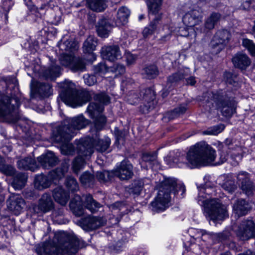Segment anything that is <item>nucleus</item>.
<instances>
[{"label":"nucleus","mask_w":255,"mask_h":255,"mask_svg":"<svg viewBox=\"0 0 255 255\" xmlns=\"http://www.w3.org/2000/svg\"><path fill=\"white\" fill-rule=\"evenodd\" d=\"M216 158V151L205 142H200L191 147L186 156L171 155L167 158V163L172 167H188L194 168L211 164Z\"/></svg>","instance_id":"f257e3e1"},{"label":"nucleus","mask_w":255,"mask_h":255,"mask_svg":"<svg viewBox=\"0 0 255 255\" xmlns=\"http://www.w3.org/2000/svg\"><path fill=\"white\" fill-rule=\"evenodd\" d=\"M83 246V242L75 235L60 232L55 235L53 240L45 241L42 248L38 250V254L39 255H73Z\"/></svg>","instance_id":"f03ea898"},{"label":"nucleus","mask_w":255,"mask_h":255,"mask_svg":"<svg viewBox=\"0 0 255 255\" xmlns=\"http://www.w3.org/2000/svg\"><path fill=\"white\" fill-rule=\"evenodd\" d=\"M90 123L82 114L65 120L64 125L57 127L53 131V138L61 144V152L65 155L71 154L74 151L73 145L69 142L75 136L77 130L84 128Z\"/></svg>","instance_id":"7ed1b4c3"},{"label":"nucleus","mask_w":255,"mask_h":255,"mask_svg":"<svg viewBox=\"0 0 255 255\" xmlns=\"http://www.w3.org/2000/svg\"><path fill=\"white\" fill-rule=\"evenodd\" d=\"M215 192L213 187L201 188L198 199V204L204 207L206 218L213 221L223 220L228 215L227 207L219 199L204 196V194L215 195Z\"/></svg>","instance_id":"20e7f679"},{"label":"nucleus","mask_w":255,"mask_h":255,"mask_svg":"<svg viewBox=\"0 0 255 255\" xmlns=\"http://www.w3.org/2000/svg\"><path fill=\"white\" fill-rule=\"evenodd\" d=\"M58 85L61 89L60 97L67 105L76 108L85 104L90 99L88 92L77 91L75 84L71 81L65 80Z\"/></svg>","instance_id":"39448f33"},{"label":"nucleus","mask_w":255,"mask_h":255,"mask_svg":"<svg viewBox=\"0 0 255 255\" xmlns=\"http://www.w3.org/2000/svg\"><path fill=\"white\" fill-rule=\"evenodd\" d=\"M176 186V181L171 178H165L157 185V195L151 203L153 211H163L169 207L171 201L170 194L174 191Z\"/></svg>","instance_id":"423d86ee"},{"label":"nucleus","mask_w":255,"mask_h":255,"mask_svg":"<svg viewBox=\"0 0 255 255\" xmlns=\"http://www.w3.org/2000/svg\"><path fill=\"white\" fill-rule=\"evenodd\" d=\"M206 108L209 110H220L222 115L229 117L232 116L236 111V106L234 102L229 101L228 97L222 92H211L206 94Z\"/></svg>","instance_id":"0eeeda50"},{"label":"nucleus","mask_w":255,"mask_h":255,"mask_svg":"<svg viewBox=\"0 0 255 255\" xmlns=\"http://www.w3.org/2000/svg\"><path fill=\"white\" fill-rule=\"evenodd\" d=\"M94 100L99 102L90 103L87 109L89 116L94 120L95 128L97 130H102L106 123V118L102 114L104 107L102 104L107 105L110 103V97L105 93H101L94 96Z\"/></svg>","instance_id":"6e6552de"},{"label":"nucleus","mask_w":255,"mask_h":255,"mask_svg":"<svg viewBox=\"0 0 255 255\" xmlns=\"http://www.w3.org/2000/svg\"><path fill=\"white\" fill-rule=\"evenodd\" d=\"M111 143L110 139L107 138L105 140L99 139L93 140L90 137L81 139L78 143V149L82 154L85 156H90L94 152V147L100 152L105 151Z\"/></svg>","instance_id":"1a4fd4ad"},{"label":"nucleus","mask_w":255,"mask_h":255,"mask_svg":"<svg viewBox=\"0 0 255 255\" xmlns=\"http://www.w3.org/2000/svg\"><path fill=\"white\" fill-rule=\"evenodd\" d=\"M68 167L64 166L62 168H57L45 175L43 174L37 175L34 179V186L38 190H42L50 187L52 182L64 176L67 172Z\"/></svg>","instance_id":"9d476101"},{"label":"nucleus","mask_w":255,"mask_h":255,"mask_svg":"<svg viewBox=\"0 0 255 255\" xmlns=\"http://www.w3.org/2000/svg\"><path fill=\"white\" fill-rule=\"evenodd\" d=\"M237 237L242 241L248 240L255 236V224L252 220H245L235 229Z\"/></svg>","instance_id":"9b49d317"},{"label":"nucleus","mask_w":255,"mask_h":255,"mask_svg":"<svg viewBox=\"0 0 255 255\" xmlns=\"http://www.w3.org/2000/svg\"><path fill=\"white\" fill-rule=\"evenodd\" d=\"M230 38L229 32L226 30H219L213 37L210 45L214 54L219 53L228 42Z\"/></svg>","instance_id":"f8f14e48"},{"label":"nucleus","mask_w":255,"mask_h":255,"mask_svg":"<svg viewBox=\"0 0 255 255\" xmlns=\"http://www.w3.org/2000/svg\"><path fill=\"white\" fill-rule=\"evenodd\" d=\"M104 224V221L102 218L91 216L82 218L79 221L80 226L86 231L97 229L103 226Z\"/></svg>","instance_id":"ddd939ff"},{"label":"nucleus","mask_w":255,"mask_h":255,"mask_svg":"<svg viewBox=\"0 0 255 255\" xmlns=\"http://www.w3.org/2000/svg\"><path fill=\"white\" fill-rule=\"evenodd\" d=\"M101 53L103 59L110 61H115L122 57V52L117 45L103 47L101 50Z\"/></svg>","instance_id":"4468645a"},{"label":"nucleus","mask_w":255,"mask_h":255,"mask_svg":"<svg viewBox=\"0 0 255 255\" xmlns=\"http://www.w3.org/2000/svg\"><path fill=\"white\" fill-rule=\"evenodd\" d=\"M237 179L243 192L247 196L252 195L255 191V186L250 180L249 174L246 172H241L238 174Z\"/></svg>","instance_id":"2eb2a0df"},{"label":"nucleus","mask_w":255,"mask_h":255,"mask_svg":"<svg viewBox=\"0 0 255 255\" xmlns=\"http://www.w3.org/2000/svg\"><path fill=\"white\" fill-rule=\"evenodd\" d=\"M115 175L121 180H128L133 175L132 166L127 160H123L117 165L115 171Z\"/></svg>","instance_id":"dca6fc26"},{"label":"nucleus","mask_w":255,"mask_h":255,"mask_svg":"<svg viewBox=\"0 0 255 255\" xmlns=\"http://www.w3.org/2000/svg\"><path fill=\"white\" fill-rule=\"evenodd\" d=\"M7 203L8 209L16 215H19L25 206L24 200L18 194H12Z\"/></svg>","instance_id":"f3484780"},{"label":"nucleus","mask_w":255,"mask_h":255,"mask_svg":"<svg viewBox=\"0 0 255 255\" xmlns=\"http://www.w3.org/2000/svg\"><path fill=\"white\" fill-rule=\"evenodd\" d=\"M202 18L201 12L199 10L193 9L186 13L183 17V21L186 26L192 29V27L202 22Z\"/></svg>","instance_id":"a211bd4d"},{"label":"nucleus","mask_w":255,"mask_h":255,"mask_svg":"<svg viewBox=\"0 0 255 255\" xmlns=\"http://www.w3.org/2000/svg\"><path fill=\"white\" fill-rule=\"evenodd\" d=\"M232 62L235 67L244 70L250 65L251 60L247 54L238 52L233 57Z\"/></svg>","instance_id":"6ab92c4d"},{"label":"nucleus","mask_w":255,"mask_h":255,"mask_svg":"<svg viewBox=\"0 0 255 255\" xmlns=\"http://www.w3.org/2000/svg\"><path fill=\"white\" fill-rule=\"evenodd\" d=\"M251 209V206L250 203L242 199L237 200L233 206L234 214L238 217L246 215Z\"/></svg>","instance_id":"aec40b11"},{"label":"nucleus","mask_w":255,"mask_h":255,"mask_svg":"<svg viewBox=\"0 0 255 255\" xmlns=\"http://www.w3.org/2000/svg\"><path fill=\"white\" fill-rule=\"evenodd\" d=\"M37 160L43 168L46 169L55 166L58 160L54 153L49 151L45 154H42L39 156L37 158Z\"/></svg>","instance_id":"412c9836"},{"label":"nucleus","mask_w":255,"mask_h":255,"mask_svg":"<svg viewBox=\"0 0 255 255\" xmlns=\"http://www.w3.org/2000/svg\"><path fill=\"white\" fill-rule=\"evenodd\" d=\"M54 208V203L49 194H44L40 199L38 209L43 213H47Z\"/></svg>","instance_id":"4be33fe9"},{"label":"nucleus","mask_w":255,"mask_h":255,"mask_svg":"<svg viewBox=\"0 0 255 255\" xmlns=\"http://www.w3.org/2000/svg\"><path fill=\"white\" fill-rule=\"evenodd\" d=\"M60 49L62 51L69 52L70 53L77 50L78 48V43L74 38L69 39L63 38L58 43Z\"/></svg>","instance_id":"5701e85b"},{"label":"nucleus","mask_w":255,"mask_h":255,"mask_svg":"<svg viewBox=\"0 0 255 255\" xmlns=\"http://www.w3.org/2000/svg\"><path fill=\"white\" fill-rule=\"evenodd\" d=\"M17 165L20 169L30 170L32 171H35L38 168L35 160L31 157L18 160L17 161Z\"/></svg>","instance_id":"b1692460"},{"label":"nucleus","mask_w":255,"mask_h":255,"mask_svg":"<svg viewBox=\"0 0 255 255\" xmlns=\"http://www.w3.org/2000/svg\"><path fill=\"white\" fill-rule=\"evenodd\" d=\"M69 207L72 212L76 216H81L84 213L82 201L80 196L78 195H75L72 199L70 202Z\"/></svg>","instance_id":"393cba45"},{"label":"nucleus","mask_w":255,"mask_h":255,"mask_svg":"<svg viewBox=\"0 0 255 255\" xmlns=\"http://www.w3.org/2000/svg\"><path fill=\"white\" fill-rule=\"evenodd\" d=\"M52 195L55 201L62 206L66 205L69 198L68 193L60 186L53 190Z\"/></svg>","instance_id":"a878e982"},{"label":"nucleus","mask_w":255,"mask_h":255,"mask_svg":"<svg viewBox=\"0 0 255 255\" xmlns=\"http://www.w3.org/2000/svg\"><path fill=\"white\" fill-rule=\"evenodd\" d=\"M190 69L187 67L180 68L176 72L168 77L167 81L170 83H177L189 75Z\"/></svg>","instance_id":"bb28decb"},{"label":"nucleus","mask_w":255,"mask_h":255,"mask_svg":"<svg viewBox=\"0 0 255 255\" xmlns=\"http://www.w3.org/2000/svg\"><path fill=\"white\" fill-rule=\"evenodd\" d=\"M111 29V26L106 19H102L99 21L97 25V31L99 36L103 38L107 37Z\"/></svg>","instance_id":"cd10ccee"},{"label":"nucleus","mask_w":255,"mask_h":255,"mask_svg":"<svg viewBox=\"0 0 255 255\" xmlns=\"http://www.w3.org/2000/svg\"><path fill=\"white\" fill-rule=\"evenodd\" d=\"M61 74L59 66L52 65L46 69L42 73V76L46 79L54 80Z\"/></svg>","instance_id":"c85d7f7f"},{"label":"nucleus","mask_w":255,"mask_h":255,"mask_svg":"<svg viewBox=\"0 0 255 255\" xmlns=\"http://www.w3.org/2000/svg\"><path fill=\"white\" fill-rule=\"evenodd\" d=\"M130 15L129 10L126 7H122L118 10L117 19L115 24L118 26L126 24L128 21V18Z\"/></svg>","instance_id":"c756f323"},{"label":"nucleus","mask_w":255,"mask_h":255,"mask_svg":"<svg viewBox=\"0 0 255 255\" xmlns=\"http://www.w3.org/2000/svg\"><path fill=\"white\" fill-rule=\"evenodd\" d=\"M83 198L85 207L91 213H94L97 212L101 207V205L95 201L91 195H86Z\"/></svg>","instance_id":"7c9ffc66"},{"label":"nucleus","mask_w":255,"mask_h":255,"mask_svg":"<svg viewBox=\"0 0 255 255\" xmlns=\"http://www.w3.org/2000/svg\"><path fill=\"white\" fill-rule=\"evenodd\" d=\"M161 18V15L157 16L154 18L147 27L144 28L142 34L144 38H146L154 33L157 29V24Z\"/></svg>","instance_id":"2f4dec72"},{"label":"nucleus","mask_w":255,"mask_h":255,"mask_svg":"<svg viewBox=\"0 0 255 255\" xmlns=\"http://www.w3.org/2000/svg\"><path fill=\"white\" fill-rule=\"evenodd\" d=\"M37 86V92L41 97L47 98L52 95L53 90L49 84L39 82Z\"/></svg>","instance_id":"473e14b6"},{"label":"nucleus","mask_w":255,"mask_h":255,"mask_svg":"<svg viewBox=\"0 0 255 255\" xmlns=\"http://www.w3.org/2000/svg\"><path fill=\"white\" fill-rule=\"evenodd\" d=\"M97 44V39L94 36H89L83 43V49L84 53H92L96 49Z\"/></svg>","instance_id":"72a5a7b5"},{"label":"nucleus","mask_w":255,"mask_h":255,"mask_svg":"<svg viewBox=\"0 0 255 255\" xmlns=\"http://www.w3.org/2000/svg\"><path fill=\"white\" fill-rule=\"evenodd\" d=\"M27 177L25 174L18 173L14 177L11 185L15 190H20L24 186Z\"/></svg>","instance_id":"f704fd0d"},{"label":"nucleus","mask_w":255,"mask_h":255,"mask_svg":"<svg viewBox=\"0 0 255 255\" xmlns=\"http://www.w3.org/2000/svg\"><path fill=\"white\" fill-rule=\"evenodd\" d=\"M77 149L78 150L79 156L75 158L73 161L72 166L73 171L76 174H77L78 172L84 167L85 164V159H84L82 156H83L86 158L88 157L84 156L81 152H80V151L78 149V144L77 145Z\"/></svg>","instance_id":"c9c22d12"},{"label":"nucleus","mask_w":255,"mask_h":255,"mask_svg":"<svg viewBox=\"0 0 255 255\" xmlns=\"http://www.w3.org/2000/svg\"><path fill=\"white\" fill-rule=\"evenodd\" d=\"M107 0H87V3L90 9L96 11H102L106 7Z\"/></svg>","instance_id":"e433bc0d"},{"label":"nucleus","mask_w":255,"mask_h":255,"mask_svg":"<svg viewBox=\"0 0 255 255\" xmlns=\"http://www.w3.org/2000/svg\"><path fill=\"white\" fill-rule=\"evenodd\" d=\"M220 18L221 15L219 13L216 12L212 13L205 21V28L208 30L213 29Z\"/></svg>","instance_id":"4c0bfd02"},{"label":"nucleus","mask_w":255,"mask_h":255,"mask_svg":"<svg viewBox=\"0 0 255 255\" xmlns=\"http://www.w3.org/2000/svg\"><path fill=\"white\" fill-rule=\"evenodd\" d=\"M162 0H147L146 4L149 14H155L160 9Z\"/></svg>","instance_id":"58836bf2"},{"label":"nucleus","mask_w":255,"mask_h":255,"mask_svg":"<svg viewBox=\"0 0 255 255\" xmlns=\"http://www.w3.org/2000/svg\"><path fill=\"white\" fill-rule=\"evenodd\" d=\"M142 74L146 78L152 79L158 75V71L156 66L149 65L143 69Z\"/></svg>","instance_id":"ea45409f"},{"label":"nucleus","mask_w":255,"mask_h":255,"mask_svg":"<svg viewBox=\"0 0 255 255\" xmlns=\"http://www.w3.org/2000/svg\"><path fill=\"white\" fill-rule=\"evenodd\" d=\"M70 67L73 72H82L85 70L86 65L82 59L74 57Z\"/></svg>","instance_id":"a19ab883"},{"label":"nucleus","mask_w":255,"mask_h":255,"mask_svg":"<svg viewBox=\"0 0 255 255\" xmlns=\"http://www.w3.org/2000/svg\"><path fill=\"white\" fill-rule=\"evenodd\" d=\"M93 71L94 74L97 76H103L106 73L110 71V68H108L105 63H100L94 67Z\"/></svg>","instance_id":"79ce46f5"},{"label":"nucleus","mask_w":255,"mask_h":255,"mask_svg":"<svg viewBox=\"0 0 255 255\" xmlns=\"http://www.w3.org/2000/svg\"><path fill=\"white\" fill-rule=\"evenodd\" d=\"M74 58V57L72 53H62L59 57V61L63 66L70 67Z\"/></svg>","instance_id":"37998d69"},{"label":"nucleus","mask_w":255,"mask_h":255,"mask_svg":"<svg viewBox=\"0 0 255 255\" xmlns=\"http://www.w3.org/2000/svg\"><path fill=\"white\" fill-rule=\"evenodd\" d=\"M243 46L246 48L251 55L255 56V44L249 39H244L242 41Z\"/></svg>","instance_id":"c03bdc74"},{"label":"nucleus","mask_w":255,"mask_h":255,"mask_svg":"<svg viewBox=\"0 0 255 255\" xmlns=\"http://www.w3.org/2000/svg\"><path fill=\"white\" fill-rule=\"evenodd\" d=\"M222 187L229 193L233 192L236 189V185L233 180L231 179H226L221 185Z\"/></svg>","instance_id":"a18cd8bd"},{"label":"nucleus","mask_w":255,"mask_h":255,"mask_svg":"<svg viewBox=\"0 0 255 255\" xmlns=\"http://www.w3.org/2000/svg\"><path fill=\"white\" fill-rule=\"evenodd\" d=\"M225 127L223 125H220L209 128L203 131L204 134L206 135H217L221 132L224 129Z\"/></svg>","instance_id":"49530a36"},{"label":"nucleus","mask_w":255,"mask_h":255,"mask_svg":"<svg viewBox=\"0 0 255 255\" xmlns=\"http://www.w3.org/2000/svg\"><path fill=\"white\" fill-rule=\"evenodd\" d=\"M65 184L67 188L72 192H75L78 190V183L76 180L72 177L67 178Z\"/></svg>","instance_id":"de8ad7c7"},{"label":"nucleus","mask_w":255,"mask_h":255,"mask_svg":"<svg viewBox=\"0 0 255 255\" xmlns=\"http://www.w3.org/2000/svg\"><path fill=\"white\" fill-rule=\"evenodd\" d=\"M80 180L82 184L87 185L93 183L94 176L89 172H85L80 176Z\"/></svg>","instance_id":"09e8293b"},{"label":"nucleus","mask_w":255,"mask_h":255,"mask_svg":"<svg viewBox=\"0 0 255 255\" xmlns=\"http://www.w3.org/2000/svg\"><path fill=\"white\" fill-rule=\"evenodd\" d=\"M97 75L95 74L94 75L85 74L83 76L85 83L89 86H92L94 85L97 82Z\"/></svg>","instance_id":"8fccbe9b"},{"label":"nucleus","mask_w":255,"mask_h":255,"mask_svg":"<svg viewBox=\"0 0 255 255\" xmlns=\"http://www.w3.org/2000/svg\"><path fill=\"white\" fill-rule=\"evenodd\" d=\"M0 171L7 175H12L15 172V169L12 166L1 163L0 164Z\"/></svg>","instance_id":"3c124183"},{"label":"nucleus","mask_w":255,"mask_h":255,"mask_svg":"<svg viewBox=\"0 0 255 255\" xmlns=\"http://www.w3.org/2000/svg\"><path fill=\"white\" fill-rule=\"evenodd\" d=\"M142 188L143 183L141 181H135L130 188L131 192L134 194L138 195L140 194Z\"/></svg>","instance_id":"603ef678"},{"label":"nucleus","mask_w":255,"mask_h":255,"mask_svg":"<svg viewBox=\"0 0 255 255\" xmlns=\"http://www.w3.org/2000/svg\"><path fill=\"white\" fill-rule=\"evenodd\" d=\"M110 71L116 73L117 75H121L125 73V67L123 65L115 64L112 67H110Z\"/></svg>","instance_id":"864d4df0"},{"label":"nucleus","mask_w":255,"mask_h":255,"mask_svg":"<svg viewBox=\"0 0 255 255\" xmlns=\"http://www.w3.org/2000/svg\"><path fill=\"white\" fill-rule=\"evenodd\" d=\"M140 100V97L136 93L130 92L127 97V101L129 104L134 105L137 103Z\"/></svg>","instance_id":"5fc2aeb1"},{"label":"nucleus","mask_w":255,"mask_h":255,"mask_svg":"<svg viewBox=\"0 0 255 255\" xmlns=\"http://www.w3.org/2000/svg\"><path fill=\"white\" fill-rule=\"evenodd\" d=\"M154 98V95L153 92L150 89H146L143 93L142 99L145 101L149 102L150 101H152Z\"/></svg>","instance_id":"6e6d98bb"},{"label":"nucleus","mask_w":255,"mask_h":255,"mask_svg":"<svg viewBox=\"0 0 255 255\" xmlns=\"http://www.w3.org/2000/svg\"><path fill=\"white\" fill-rule=\"evenodd\" d=\"M156 156L155 154H151L150 153H146L143 154L142 159L145 162L149 163L156 162Z\"/></svg>","instance_id":"4d7b16f0"},{"label":"nucleus","mask_w":255,"mask_h":255,"mask_svg":"<svg viewBox=\"0 0 255 255\" xmlns=\"http://www.w3.org/2000/svg\"><path fill=\"white\" fill-rule=\"evenodd\" d=\"M227 148V146L225 147V148H224V150L221 152V153H220V161H219L216 164H221L227 161L229 153H226L224 152V150H226ZM226 151L227 152V151Z\"/></svg>","instance_id":"13d9d810"},{"label":"nucleus","mask_w":255,"mask_h":255,"mask_svg":"<svg viewBox=\"0 0 255 255\" xmlns=\"http://www.w3.org/2000/svg\"><path fill=\"white\" fill-rule=\"evenodd\" d=\"M109 173L107 171H98L96 173V177L100 182H105L107 180L106 176H108Z\"/></svg>","instance_id":"bf43d9fd"},{"label":"nucleus","mask_w":255,"mask_h":255,"mask_svg":"<svg viewBox=\"0 0 255 255\" xmlns=\"http://www.w3.org/2000/svg\"><path fill=\"white\" fill-rule=\"evenodd\" d=\"M125 56L128 65L133 64L136 60V57L130 52H126Z\"/></svg>","instance_id":"052dcab7"},{"label":"nucleus","mask_w":255,"mask_h":255,"mask_svg":"<svg viewBox=\"0 0 255 255\" xmlns=\"http://www.w3.org/2000/svg\"><path fill=\"white\" fill-rule=\"evenodd\" d=\"M186 110V107L185 105H181L179 107L176 108L173 111V113H175L177 115H180L183 114Z\"/></svg>","instance_id":"680f3d73"},{"label":"nucleus","mask_w":255,"mask_h":255,"mask_svg":"<svg viewBox=\"0 0 255 255\" xmlns=\"http://www.w3.org/2000/svg\"><path fill=\"white\" fill-rule=\"evenodd\" d=\"M187 82L189 85H194L196 83L195 78L194 77H190L187 79Z\"/></svg>","instance_id":"e2e57ef3"},{"label":"nucleus","mask_w":255,"mask_h":255,"mask_svg":"<svg viewBox=\"0 0 255 255\" xmlns=\"http://www.w3.org/2000/svg\"><path fill=\"white\" fill-rule=\"evenodd\" d=\"M238 255H253V253L251 251L248 250L245 253L239 254Z\"/></svg>","instance_id":"0e129e2a"},{"label":"nucleus","mask_w":255,"mask_h":255,"mask_svg":"<svg viewBox=\"0 0 255 255\" xmlns=\"http://www.w3.org/2000/svg\"><path fill=\"white\" fill-rule=\"evenodd\" d=\"M180 189L182 191V195H183V194H184L185 192V187L184 186H180Z\"/></svg>","instance_id":"69168bd1"},{"label":"nucleus","mask_w":255,"mask_h":255,"mask_svg":"<svg viewBox=\"0 0 255 255\" xmlns=\"http://www.w3.org/2000/svg\"><path fill=\"white\" fill-rule=\"evenodd\" d=\"M234 154H234V153H231V157H232L233 159H236L237 157H239V158L240 157V155H239V154H238V155L236 154V156H234Z\"/></svg>","instance_id":"338daca9"},{"label":"nucleus","mask_w":255,"mask_h":255,"mask_svg":"<svg viewBox=\"0 0 255 255\" xmlns=\"http://www.w3.org/2000/svg\"><path fill=\"white\" fill-rule=\"evenodd\" d=\"M221 255H231L230 252H226L224 254H221Z\"/></svg>","instance_id":"774afa93"}]
</instances>
